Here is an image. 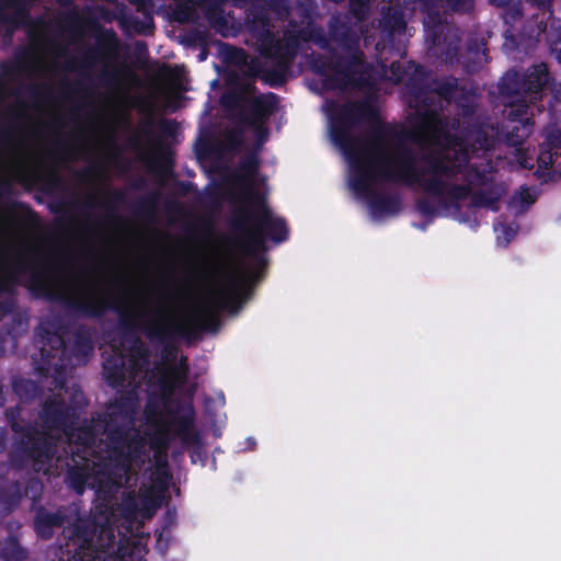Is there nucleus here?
<instances>
[{
    "label": "nucleus",
    "mask_w": 561,
    "mask_h": 561,
    "mask_svg": "<svg viewBox=\"0 0 561 561\" xmlns=\"http://www.w3.org/2000/svg\"><path fill=\"white\" fill-rule=\"evenodd\" d=\"M497 91L505 102L504 121L491 125L496 129L494 145L504 141L507 146L518 147L529 137L534 118L529 116V104L541 101L551 92L548 112L554 125L561 124V83L557 84L546 62L531 65L524 71L515 68L507 70L497 83ZM535 175L542 183L561 173L554 165H561V128L553 126L547 130L545 141L539 146Z\"/></svg>",
    "instance_id": "1"
},
{
    "label": "nucleus",
    "mask_w": 561,
    "mask_h": 561,
    "mask_svg": "<svg viewBox=\"0 0 561 561\" xmlns=\"http://www.w3.org/2000/svg\"><path fill=\"white\" fill-rule=\"evenodd\" d=\"M396 144L391 154L383 151L375 154L365 152L357 160H352V174L350 185L356 193H366L371 187L377 175L387 182L402 183L408 186L416 185L426 195H450L459 199L468 194L465 186L448 183L442 179V174H454L450 167L445 165L443 147L432 153L424 154L422 161L425 168H417V153L405 141L413 139V134L407 130H391Z\"/></svg>",
    "instance_id": "2"
},
{
    "label": "nucleus",
    "mask_w": 561,
    "mask_h": 561,
    "mask_svg": "<svg viewBox=\"0 0 561 561\" xmlns=\"http://www.w3.org/2000/svg\"><path fill=\"white\" fill-rule=\"evenodd\" d=\"M239 201L243 204L232 211L230 227L239 232L243 239L244 252L256 261V267L241 275H230L227 286L220 290L230 291L231 279L234 278L241 284L240 299L242 304L250 294L251 287L264 276L267 259L266 241L282 243L288 239L289 228L283 217L275 216L268 206L267 198L263 193L255 191L248 185Z\"/></svg>",
    "instance_id": "3"
},
{
    "label": "nucleus",
    "mask_w": 561,
    "mask_h": 561,
    "mask_svg": "<svg viewBox=\"0 0 561 561\" xmlns=\"http://www.w3.org/2000/svg\"><path fill=\"white\" fill-rule=\"evenodd\" d=\"M496 129L488 122H478L471 124L457 133L445 136L443 146L444 163L453 168L454 174H442V179L449 181L462 176L466 184H459L468 190V194L459 199H454L450 195L437 196V206L428 198L421 197L415 202V209L423 217L437 216L439 210L454 209L459 211L460 202L467 199L472 193V186H484L491 181V165L470 163L471 154L479 151H488L494 148ZM458 185V183H456Z\"/></svg>",
    "instance_id": "4"
},
{
    "label": "nucleus",
    "mask_w": 561,
    "mask_h": 561,
    "mask_svg": "<svg viewBox=\"0 0 561 561\" xmlns=\"http://www.w3.org/2000/svg\"><path fill=\"white\" fill-rule=\"evenodd\" d=\"M20 272L31 267L25 262L18 265ZM31 287L39 296L51 301H59L67 310L87 319H102L108 311H114L119 318V328L126 339H130L129 362L133 368L137 359L148 360L149 352L144 342L137 336L136 330L150 319L149 312H131L122 295H92L87 299L73 297L58 289V283L53 285L39 268L31 271Z\"/></svg>",
    "instance_id": "5"
},
{
    "label": "nucleus",
    "mask_w": 561,
    "mask_h": 561,
    "mask_svg": "<svg viewBox=\"0 0 561 561\" xmlns=\"http://www.w3.org/2000/svg\"><path fill=\"white\" fill-rule=\"evenodd\" d=\"M230 291L218 290L210 301L195 312L188 323L179 324L172 321L162 308L150 310V319L141 325V332L151 341L163 345L164 359L173 362L176 358V339L187 342L199 339L202 332L216 333L220 327V312L237 311L242 306L240 299L241 284L232 278Z\"/></svg>",
    "instance_id": "6"
},
{
    "label": "nucleus",
    "mask_w": 561,
    "mask_h": 561,
    "mask_svg": "<svg viewBox=\"0 0 561 561\" xmlns=\"http://www.w3.org/2000/svg\"><path fill=\"white\" fill-rule=\"evenodd\" d=\"M35 344L38 355L32 357L35 370L41 377H54L56 388L66 385L65 371L68 366L85 363L94 346L89 329L80 325L72 333V341L67 342L61 333L51 331L48 324H41L35 330Z\"/></svg>",
    "instance_id": "7"
},
{
    "label": "nucleus",
    "mask_w": 561,
    "mask_h": 561,
    "mask_svg": "<svg viewBox=\"0 0 561 561\" xmlns=\"http://www.w3.org/2000/svg\"><path fill=\"white\" fill-rule=\"evenodd\" d=\"M32 512L34 514L33 529L37 538L42 540H50L55 535V530L62 528V535L66 539V559L77 551V546L69 540V537L79 520H92L96 528L92 537L90 550H83L82 556L87 558L88 556H91L95 559V554L98 552H107L115 542L114 529L112 527L106 524L99 523L95 517L83 516L78 512H76V517L73 518L70 507L65 505L58 506L55 511H50L42 504L33 505ZM62 558L65 559V557Z\"/></svg>",
    "instance_id": "8"
},
{
    "label": "nucleus",
    "mask_w": 561,
    "mask_h": 561,
    "mask_svg": "<svg viewBox=\"0 0 561 561\" xmlns=\"http://www.w3.org/2000/svg\"><path fill=\"white\" fill-rule=\"evenodd\" d=\"M105 455L100 456L103 477L119 482L127 474L133 462L145 451L146 440L134 425L105 422Z\"/></svg>",
    "instance_id": "9"
},
{
    "label": "nucleus",
    "mask_w": 561,
    "mask_h": 561,
    "mask_svg": "<svg viewBox=\"0 0 561 561\" xmlns=\"http://www.w3.org/2000/svg\"><path fill=\"white\" fill-rule=\"evenodd\" d=\"M425 39L431 48H436L437 54L447 65L459 62L461 48V31L442 19L438 11H428L424 19Z\"/></svg>",
    "instance_id": "10"
},
{
    "label": "nucleus",
    "mask_w": 561,
    "mask_h": 561,
    "mask_svg": "<svg viewBox=\"0 0 561 561\" xmlns=\"http://www.w3.org/2000/svg\"><path fill=\"white\" fill-rule=\"evenodd\" d=\"M371 110L373 107L368 102H345L335 105L330 114L332 138L350 157L351 161L358 159L353 157L358 140L350 131L362 118L369 115Z\"/></svg>",
    "instance_id": "11"
},
{
    "label": "nucleus",
    "mask_w": 561,
    "mask_h": 561,
    "mask_svg": "<svg viewBox=\"0 0 561 561\" xmlns=\"http://www.w3.org/2000/svg\"><path fill=\"white\" fill-rule=\"evenodd\" d=\"M55 444L47 432L39 431L35 425L27 427L14 436V450L24 461L31 462L36 471L48 466L55 455Z\"/></svg>",
    "instance_id": "12"
},
{
    "label": "nucleus",
    "mask_w": 561,
    "mask_h": 561,
    "mask_svg": "<svg viewBox=\"0 0 561 561\" xmlns=\"http://www.w3.org/2000/svg\"><path fill=\"white\" fill-rule=\"evenodd\" d=\"M195 410L188 404L181 408V413H175L170 423L163 422L149 437L152 449H168L171 443L170 426H174V434L184 446L199 445L201 437L195 431Z\"/></svg>",
    "instance_id": "13"
},
{
    "label": "nucleus",
    "mask_w": 561,
    "mask_h": 561,
    "mask_svg": "<svg viewBox=\"0 0 561 561\" xmlns=\"http://www.w3.org/2000/svg\"><path fill=\"white\" fill-rule=\"evenodd\" d=\"M38 417L45 432L68 434L80 421V413L78 407L68 404L61 394L54 393L45 398Z\"/></svg>",
    "instance_id": "14"
},
{
    "label": "nucleus",
    "mask_w": 561,
    "mask_h": 561,
    "mask_svg": "<svg viewBox=\"0 0 561 561\" xmlns=\"http://www.w3.org/2000/svg\"><path fill=\"white\" fill-rule=\"evenodd\" d=\"M20 262H25L31 268H39L44 272L47 279L53 284L59 283V277L55 273L53 266L47 262L39 261V254L36 250L27 249L18 254L15 257L11 270L4 276L0 277V295L1 294H11L14 290V287L19 284L20 275L28 276V289L37 297H39L31 287V271L20 272L18 265Z\"/></svg>",
    "instance_id": "15"
},
{
    "label": "nucleus",
    "mask_w": 561,
    "mask_h": 561,
    "mask_svg": "<svg viewBox=\"0 0 561 561\" xmlns=\"http://www.w3.org/2000/svg\"><path fill=\"white\" fill-rule=\"evenodd\" d=\"M329 34L331 39L344 50L343 55L350 58L348 64L365 65V54L359 47V36L351 25L348 15H333L329 21Z\"/></svg>",
    "instance_id": "16"
},
{
    "label": "nucleus",
    "mask_w": 561,
    "mask_h": 561,
    "mask_svg": "<svg viewBox=\"0 0 561 561\" xmlns=\"http://www.w3.org/2000/svg\"><path fill=\"white\" fill-rule=\"evenodd\" d=\"M260 55L267 59L266 64L252 60L249 66L251 76L259 77L263 82L272 88H279L287 81V76L294 60L265 51L264 48L259 49Z\"/></svg>",
    "instance_id": "17"
},
{
    "label": "nucleus",
    "mask_w": 561,
    "mask_h": 561,
    "mask_svg": "<svg viewBox=\"0 0 561 561\" xmlns=\"http://www.w3.org/2000/svg\"><path fill=\"white\" fill-rule=\"evenodd\" d=\"M102 461L85 456L71 457V463H68V468L65 474V482L77 494L81 495L84 493L89 480L94 473L101 474Z\"/></svg>",
    "instance_id": "18"
},
{
    "label": "nucleus",
    "mask_w": 561,
    "mask_h": 561,
    "mask_svg": "<svg viewBox=\"0 0 561 561\" xmlns=\"http://www.w3.org/2000/svg\"><path fill=\"white\" fill-rule=\"evenodd\" d=\"M68 439V446L70 449L71 457L85 456L89 458L98 459L95 456V440L98 437V431L93 421L88 423L84 421L82 425L79 423L72 425V430L68 434H64Z\"/></svg>",
    "instance_id": "19"
},
{
    "label": "nucleus",
    "mask_w": 561,
    "mask_h": 561,
    "mask_svg": "<svg viewBox=\"0 0 561 561\" xmlns=\"http://www.w3.org/2000/svg\"><path fill=\"white\" fill-rule=\"evenodd\" d=\"M350 58L339 54L332 49L329 56L322 54H313L310 59V67L318 76H325L330 71L343 73L348 80L354 77V66H360L359 64H348Z\"/></svg>",
    "instance_id": "20"
},
{
    "label": "nucleus",
    "mask_w": 561,
    "mask_h": 561,
    "mask_svg": "<svg viewBox=\"0 0 561 561\" xmlns=\"http://www.w3.org/2000/svg\"><path fill=\"white\" fill-rule=\"evenodd\" d=\"M245 24L249 32L255 37L259 49L272 41L273 25L268 10L262 4H252L245 12Z\"/></svg>",
    "instance_id": "21"
},
{
    "label": "nucleus",
    "mask_w": 561,
    "mask_h": 561,
    "mask_svg": "<svg viewBox=\"0 0 561 561\" xmlns=\"http://www.w3.org/2000/svg\"><path fill=\"white\" fill-rule=\"evenodd\" d=\"M407 22L403 12L392 7L383 8L379 20L380 39L376 47L378 48L380 45L383 48L386 46H393L396 35L404 34Z\"/></svg>",
    "instance_id": "22"
},
{
    "label": "nucleus",
    "mask_w": 561,
    "mask_h": 561,
    "mask_svg": "<svg viewBox=\"0 0 561 561\" xmlns=\"http://www.w3.org/2000/svg\"><path fill=\"white\" fill-rule=\"evenodd\" d=\"M417 112L416 124L419 127L430 129L442 124L443 106L440 102H436L433 92L421 90L416 94Z\"/></svg>",
    "instance_id": "23"
},
{
    "label": "nucleus",
    "mask_w": 561,
    "mask_h": 561,
    "mask_svg": "<svg viewBox=\"0 0 561 561\" xmlns=\"http://www.w3.org/2000/svg\"><path fill=\"white\" fill-rule=\"evenodd\" d=\"M137 409V393L135 391L122 392L108 407L105 422L134 425Z\"/></svg>",
    "instance_id": "24"
},
{
    "label": "nucleus",
    "mask_w": 561,
    "mask_h": 561,
    "mask_svg": "<svg viewBox=\"0 0 561 561\" xmlns=\"http://www.w3.org/2000/svg\"><path fill=\"white\" fill-rule=\"evenodd\" d=\"M95 529V525L92 520H79L69 537V540L77 546V551L68 559L59 558L58 561H94L91 556L87 558L82 554L83 550H90Z\"/></svg>",
    "instance_id": "25"
},
{
    "label": "nucleus",
    "mask_w": 561,
    "mask_h": 561,
    "mask_svg": "<svg viewBox=\"0 0 561 561\" xmlns=\"http://www.w3.org/2000/svg\"><path fill=\"white\" fill-rule=\"evenodd\" d=\"M289 25L293 26V28L285 30L282 38H278L273 32L271 43L265 44L263 47L265 51L284 56L289 60H295L299 51L300 41L296 32V23L290 21Z\"/></svg>",
    "instance_id": "26"
},
{
    "label": "nucleus",
    "mask_w": 561,
    "mask_h": 561,
    "mask_svg": "<svg viewBox=\"0 0 561 561\" xmlns=\"http://www.w3.org/2000/svg\"><path fill=\"white\" fill-rule=\"evenodd\" d=\"M98 46L91 48L84 53L82 67H91L96 61L103 59L105 55L117 53L118 50V38L117 34L113 28L101 30V34L98 36Z\"/></svg>",
    "instance_id": "27"
},
{
    "label": "nucleus",
    "mask_w": 561,
    "mask_h": 561,
    "mask_svg": "<svg viewBox=\"0 0 561 561\" xmlns=\"http://www.w3.org/2000/svg\"><path fill=\"white\" fill-rule=\"evenodd\" d=\"M127 371V357L122 352L113 351L103 363L104 381L112 388L124 385Z\"/></svg>",
    "instance_id": "28"
},
{
    "label": "nucleus",
    "mask_w": 561,
    "mask_h": 561,
    "mask_svg": "<svg viewBox=\"0 0 561 561\" xmlns=\"http://www.w3.org/2000/svg\"><path fill=\"white\" fill-rule=\"evenodd\" d=\"M368 205L374 216H394L402 207V199L399 194H382L368 190Z\"/></svg>",
    "instance_id": "29"
},
{
    "label": "nucleus",
    "mask_w": 561,
    "mask_h": 561,
    "mask_svg": "<svg viewBox=\"0 0 561 561\" xmlns=\"http://www.w3.org/2000/svg\"><path fill=\"white\" fill-rule=\"evenodd\" d=\"M188 371L187 357L181 356L179 364L170 366L163 375V387L169 390L183 387L187 382Z\"/></svg>",
    "instance_id": "30"
},
{
    "label": "nucleus",
    "mask_w": 561,
    "mask_h": 561,
    "mask_svg": "<svg viewBox=\"0 0 561 561\" xmlns=\"http://www.w3.org/2000/svg\"><path fill=\"white\" fill-rule=\"evenodd\" d=\"M144 19H139L127 12L126 16H123L121 21V28L124 32L134 31L140 35H151L154 31V21L151 12L142 13Z\"/></svg>",
    "instance_id": "31"
},
{
    "label": "nucleus",
    "mask_w": 561,
    "mask_h": 561,
    "mask_svg": "<svg viewBox=\"0 0 561 561\" xmlns=\"http://www.w3.org/2000/svg\"><path fill=\"white\" fill-rule=\"evenodd\" d=\"M362 66H354V77L348 80L343 73L333 72L332 75L323 76V87L329 90L345 89L346 87H362L366 79L364 73L360 71Z\"/></svg>",
    "instance_id": "32"
},
{
    "label": "nucleus",
    "mask_w": 561,
    "mask_h": 561,
    "mask_svg": "<svg viewBox=\"0 0 561 561\" xmlns=\"http://www.w3.org/2000/svg\"><path fill=\"white\" fill-rule=\"evenodd\" d=\"M460 89L461 85L459 80L454 76L437 78L433 80L432 92L447 103H450L455 100Z\"/></svg>",
    "instance_id": "33"
},
{
    "label": "nucleus",
    "mask_w": 561,
    "mask_h": 561,
    "mask_svg": "<svg viewBox=\"0 0 561 561\" xmlns=\"http://www.w3.org/2000/svg\"><path fill=\"white\" fill-rule=\"evenodd\" d=\"M457 108L458 115L462 119V123H460V121H457L456 123L453 124L455 133L478 122H488L489 124H491V117L477 115L478 101L470 104H460V107Z\"/></svg>",
    "instance_id": "34"
},
{
    "label": "nucleus",
    "mask_w": 561,
    "mask_h": 561,
    "mask_svg": "<svg viewBox=\"0 0 561 561\" xmlns=\"http://www.w3.org/2000/svg\"><path fill=\"white\" fill-rule=\"evenodd\" d=\"M12 388L14 393L23 402H31L43 394V387L32 379H15L12 383Z\"/></svg>",
    "instance_id": "35"
},
{
    "label": "nucleus",
    "mask_w": 561,
    "mask_h": 561,
    "mask_svg": "<svg viewBox=\"0 0 561 561\" xmlns=\"http://www.w3.org/2000/svg\"><path fill=\"white\" fill-rule=\"evenodd\" d=\"M471 206L476 208H489L493 211H497V203L501 198V195L494 190H483L480 188L476 192L471 193Z\"/></svg>",
    "instance_id": "36"
},
{
    "label": "nucleus",
    "mask_w": 561,
    "mask_h": 561,
    "mask_svg": "<svg viewBox=\"0 0 561 561\" xmlns=\"http://www.w3.org/2000/svg\"><path fill=\"white\" fill-rule=\"evenodd\" d=\"M126 199V194L122 190H112L104 196L102 206L105 209V218L110 222L118 220L117 207L122 205Z\"/></svg>",
    "instance_id": "37"
},
{
    "label": "nucleus",
    "mask_w": 561,
    "mask_h": 561,
    "mask_svg": "<svg viewBox=\"0 0 561 561\" xmlns=\"http://www.w3.org/2000/svg\"><path fill=\"white\" fill-rule=\"evenodd\" d=\"M273 104L267 100L257 96L249 103V117L247 118L251 123H259L265 119L273 113Z\"/></svg>",
    "instance_id": "38"
},
{
    "label": "nucleus",
    "mask_w": 561,
    "mask_h": 561,
    "mask_svg": "<svg viewBox=\"0 0 561 561\" xmlns=\"http://www.w3.org/2000/svg\"><path fill=\"white\" fill-rule=\"evenodd\" d=\"M260 168V159L255 152H251L245 154L240 163L239 169L244 173L243 175H239V181L245 183L252 180Z\"/></svg>",
    "instance_id": "39"
},
{
    "label": "nucleus",
    "mask_w": 561,
    "mask_h": 561,
    "mask_svg": "<svg viewBox=\"0 0 561 561\" xmlns=\"http://www.w3.org/2000/svg\"><path fill=\"white\" fill-rule=\"evenodd\" d=\"M193 2L188 1H174V7L171 9V19L178 23H188L195 18Z\"/></svg>",
    "instance_id": "40"
},
{
    "label": "nucleus",
    "mask_w": 561,
    "mask_h": 561,
    "mask_svg": "<svg viewBox=\"0 0 561 561\" xmlns=\"http://www.w3.org/2000/svg\"><path fill=\"white\" fill-rule=\"evenodd\" d=\"M96 16L102 20L105 23H112L114 21H117L118 25L121 26V21L123 16H126L127 14V8L119 3L116 5L115 9H110L104 5H98L95 8Z\"/></svg>",
    "instance_id": "41"
},
{
    "label": "nucleus",
    "mask_w": 561,
    "mask_h": 561,
    "mask_svg": "<svg viewBox=\"0 0 561 561\" xmlns=\"http://www.w3.org/2000/svg\"><path fill=\"white\" fill-rule=\"evenodd\" d=\"M157 194L140 197L134 207L135 215L142 218H152L157 207Z\"/></svg>",
    "instance_id": "42"
},
{
    "label": "nucleus",
    "mask_w": 561,
    "mask_h": 561,
    "mask_svg": "<svg viewBox=\"0 0 561 561\" xmlns=\"http://www.w3.org/2000/svg\"><path fill=\"white\" fill-rule=\"evenodd\" d=\"M466 50L473 56L474 61H481L486 57L488 47L484 38L479 36H469L466 43Z\"/></svg>",
    "instance_id": "43"
},
{
    "label": "nucleus",
    "mask_w": 561,
    "mask_h": 561,
    "mask_svg": "<svg viewBox=\"0 0 561 561\" xmlns=\"http://www.w3.org/2000/svg\"><path fill=\"white\" fill-rule=\"evenodd\" d=\"M8 424L14 436L27 427V424L21 422L22 408L20 405L10 407L4 412Z\"/></svg>",
    "instance_id": "44"
},
{
    "label": "nucleus",
    "mask_w": 561,
    "mask_h": 561,
    "mask_svg": "<svg viewBox=\"0 0 561 561\" xmlns=\"http://www.w3.org/2000/svg\"><path fill=\"white\" fill-rule=\"evenodd\" d=\"M369 11V0H350L348 1V14L362 23L367 19Z\"/></svg>",
    "instance_id": "45"
},
{
    "label": "nucleus",
    "mask_w": 561,
    "mask_h": 561,
    "mask_svg": "<svg viewBox=\"0 0 561 561\" xmlns=\"http://www.w3.org/2000/svg\"><path fill=\"white\" fill-rule=\"evenodd\" d=\"M10 208H11V210L22 209L25 215L23 220L27 225H37L39 222V217H38L37 213L35 210H33V208L26 203L13 202L10 205Z\"/></svg>",
    "instance_id": "46"
},
{
    "label": "nucleus",
    "mask_w": 561,
    "mask_h": 561,
    "mask_svg": "<svg viewBox=\"0 0 561 561\" xmlns=\"http://www.w3.org/2000/svg\"><path fill=\"white\" fill-rule=\"evenodd\" d=\"M455 103L457 107H460V104H470L478 101V94L474 88H467L466 85H461L460 91L455 98Z\"/></svg>",
    "instance_id": "47"
},
{
    "label": "nucleus",
    "mask_w": 561,
    "mask_h": 561,
    "mask_svg": "<svg viewBox=\"0 0 561 561\" xmlns=\"http://www.w3.org/2000/svg\"><path fill=\"white\" fill-rule=\"evenodd\" d=\"M270 8L280 19H287L291 12L290 0H271Z\"/></svg>",
    "instance_id": "48"
},
{
    "label": "nucleus",
    "mask_w": 561,
    "mask_h": 561,
    "mask_svg": "<svg viewBox=\"0 0 561 561\" xmlns=\"http://www.w3.org/2000/svg\"><path fill=\"white\" fill-rule=\"evenodd\" d=\"M99 83L104 88H114L118 83V72L102 70L98 76Z\"/></svg>",
    "instance_id": "49"
},
{
    "label": "nucleus",
    "mask_w": 561,
    "mask_h": 561,
    "mask_svg": "<svg viewBox=\"0 0 561 561\" xmlns=\"http://www.w3.org/2000/svg\"><path fill=\"white\" fill-rule=\"evenodd\" d=\"M448 8L458 13L470 12L474 7V0H446Z\"/></svg>",
    "instance_id": "50"
},
{
    "label": "nucleus",
    "mask_w": 561,
    "mask_h": 561,
    "mask_svg": "<svg viewBox=\"0 0 561 561\" xmlns=\"http://www.w3.org/2000/svg\"><path fill=\"white\" fill-rule=\"evenodd\" d=\"M122 511L125 516H135L138 512V502L134 494L128 493L122 501Z\"/></svg>",
    "instance_id": "51"
},
{
    "label": "nucleus",
    "mask_w": 561,
    "mask_h": 561,
    "mask_svg": "<svg viewBox=\"0 0 561 561\" xmlns=\"http://www.w3.org/2000/svg\"><path fill=\"white\" fill-rule=\"evenodd\" d=\"M228 59L234 64H243L247 59V54L243 48L231 47Z\"/></svg>",
    "instance_id": "52"
},
{
    "label": "nucleus",
    "mask_w": 561,
    "mask_h": 561,
    "mask_svg": "<svg viewBox=\"0 0 561 561\" xmlns=\"http://www.w3.org/2000/svg\"><path fill=\"white\" fill-rule=\"evenodd\" d=\"M297 35H299V41L301 42H311L314 38L316 28L307 27H296Z\"/></svg>",
    "instance_id": "53"
},
{
    "label": "nucleus",
    "mask_w": 561,
    "mask_h": 561,
    "mask_svg": "<svg viewBox=\"0 0 561 561\" xmlns=\"http://www.w3.org/2000/svg\"><path fill=\"white\" fill-rule=\"evenodd\" d=\"M129 3L136 5L137 11L140 13L151 12L152 1L151 0H128Z\"/></svg>",
    "instance_id": "54"
},
{
    "label": "nucleus",
    "mask_w": 561,
    "mask_h": 561,
    "mask_svg": "<svg viewBox=\"0 0 561 561\" xmlns=\"http://www.w3.org/2000/svg\"><path fill=\"white\" fill-rule=\"evenodd\" d=\"M519 199L523 204L531 205L535 203L536 197L531 194L528 187H522L519 192Z\"/></svg>",
    "instance_id": "55"
},
{
    "label": "nucleus",
    "mask_w": 561,
    "mask_h": 561,
    "mask_svg": "<svg viewBox=\"0 0 561 561\" xmlns=\"http://www.w3.org/2000/svg\"><path fill=\"white\" fill-rule=\"evenodd\" d=\"M312 42L318 44L322 49H327L329 46V42L320 28H316L314 38H312Z\"/></svg>",
    "instance_id": "56"
},
{
    "label": "nucleus",
    "mask_w": 561,
    "mask_h": 561,
    "mask_svg": "<svg viewBox=\"0 0 561 561\" xmlns=\"http://www.w3.org/2000/svg\"><path fill=\"white\" fill-rule=\"evenodd\" d=\"M312 42L318 44L322 49H327L329 46V42L320 28H316L314 38H312Z\"/></svg>",
    "instance_id": "57"
},
{
    "label": "nucleus",
    "mask_w": 561,
    "mask_h": 561,
    "mask_svg": "<svg viewBox=\"0 0 561 561\" xmlns=\"http://www.w3.org/2000/svg\"><path fill=\"white\" fill-rule=\"evenodd\" d=\"M45 182H46L47 186H49V187H57V186H59L61 180H60V176L57 174V172L51 171L45 178Z\"/></svg>",
    "instance_id": "58"
},
{
    "label": "nucleus",
    "mask_w": 561,
    "mask_h": 561,
    "mask_svg": "<svg viewBox=\"0 0 561 561\" xmlns=\"http://www.w3.org/2000/svg\"><path fill=\"white\" fill-rule=\"evenodd\" d=\"M550 51L558 62L561 64V38H558L550 44Z\"/></svg>",
    "instance_id": "59"
},
{
    "label": "nucleus",
    "mask_w": 561,
    "mask_h": 561,
    "mask_svg": "<svg viewBox=\"0 0 561 561\" xmlns=\"http://www.w3.org/2000/svg\"><path fill=\"white\" fill-rule=\"evenodd\" d=\"M96 172V168L95 167H88L85 169H82L80 170L78 173H77V178L80 180V181H87L89 180L94 173Z\"/></svg>",
    "instance_id": "60"
},
{
    "label": "nucleus",
    "mask_w": 561,
    "mask_h": 561,
    "mask_svg": "<svg viewBox=\"0 0 561 561\" xmlns=\"http://www.w3.org/2000/svg\"><path fill=\"white\" fill-rule=\"evenodd\" d=\"M297 9L299 10V15L302 18V20H310L311 19V8L304 3L298 2Z\"/></svg>",
    "instance_id": "61"
},
{
    "label": "nucleus",
    "mask_w": 561,
    "mask_h": 561,
    "mask_svg": "<svg viewBox=\"0 0 561 561\" xmlns=\"http://www.w3.org/2000/svg\"><path fill=\"white\" fill-rule=\"evenodd\" d=\"M96 207V204H95V198L93 196H89L87 199H84L81 204H80V208L82 211H85V210H89V209H93Z\"/></svg>",
    "instance_id": "62"
},
{
    "label": "nucleus",
    "mask_w": 561,
    "mask_h": 561,
    "mask_svg": "<svg viewBox=\"0 0 561 561\" xmlns=\"http://www.w3.org/2000/svg\"><path fill=\"white\" fill-rule=\"evenodd\" d=\"M13 304L9 300L0 301V314L5 316L12 312Z\"/></svg>",
    "instance_id": "63"
},
{
    "label": "nucleus",
    "mask_w": 561,
    "mask_h": 561,
    "mask_svg": "<svg viewBox=\"0 0 561 561\" xmlns=\"http://www.w3.org/2000/svg\"><path fill=\"white\" fill-rule=\"evenodd\" d=\"M228 142L232 149L239 147L241 145V138L237 134H230L228 136Z\"/></svg>",
    "instance_id": "64"
}]
</instances>
